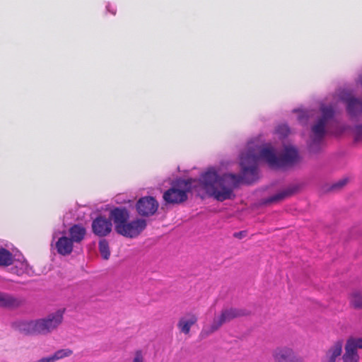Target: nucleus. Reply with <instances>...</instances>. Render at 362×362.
Listing matches in <instances>:
<instances>
[{
    "mask_svg": "<svg viewBox=\"0 0 362 362\" xmlns=\"http://www.w3.org/2000/svg\"><path fill=\"white\" fill-rule=\"evenodd\" d=\"M129 218V213L125 208H115L110 211V220L112 219L115 225V230L117 232V226H123Z\"/></svg>",
    "mask_w": 362,
    "mask_h": 362,
    "instance_id": "f8f14e48",
    "label": "nucleus"
},
{
    "mask_svg": "<svg viewBox=\"0 0 362 362\" xmlns=\"http://www.w3.org/2000/svg\"><path fill=\"white\" fill-rule=\"evenodd\" d=\"M16 255H13L8 250L0 248V266L8 267L13 264Z\"/></svg>",
    "mask_w": 362,
    "mask_h": 362,
    "instance_id": "a211bd4d",
    "label": "nucleus"
},
{
    "mask_svg": "<svg viewBox=\"0 0 362 362\" xmlns=\"http://www.w3.org/2000/svg\"><path fill=\"white\" fill-rule=\"evenodd\" d=\"M21 301L14 296L0 291V307L15 308L20 305Z\"/></svg>",
    "mask_w": 362,
    "mask_h": 362,
    "instance_id": "f3484780",
    "label": "nucleus"
},
{
    "mask_svg": "<svg viewBox=\"0 0 362 362\" xmlns=\"http://www.w3.org/2000/svg\"><path fill=\"white\" fill-rule=\"evenodd\" d=\"M99 251L101 256L105 259H108L110 255L109 245L105 240H101L99 242Z\"/></svg>",
    "mask_w": 362,
    "mask_h": 362,
    "instance_id": "412c9836",
    "label": "nucleus"
},
{
    "mask_svg": "<svg viewBox=\"0 0 362 362\" xmlns=\"http://www.w3.org/2000/svg\"><path fill=\"white\" fill-rule=\"evenodd\" d=\"M146 227V221L142 218H136L130 222H127L123 226H117V233L128 238L138 236Z\"/></svg>",
    "mask_w": 362,
    "mask_h": 362,
    "instance_id": "6e6552de",
    "label": "nucleus"
},
{
    "mask_svg": "<svg viewBox=\"0 0 362 362\" xmlns=\"http://www.w3.org/2000/svg\"><path fill=\"white\" fill-rule=\"evenodd\" d=\"M293 192V187H288L284 189H281L275 194L264 199L262 201V203L264 204H275L278 203L287 197L292 195Z\"/></svg>",
    "mask_w": 362,
    "mask_h": 362,
    "instance_id": "2eb2a0df",
    "label": "nucleus"
},
{
    "mask_svg": "<svg viewBox=\"0 0 362 362\" xmlns=\"http://www.w3.org/2000/svg\"><path fill=\"white\" fill-rule=\"evenodd\" d=\"M349 303L355 309H362V292L354 291L349 296Z\"/></svg>",
    "mask_w": 362,
    "mask_h": 362,
    "instance_id": "6ab92c4d",
    "label": "nucleus"
},
{
    "mask_svg": "<svg viewBox=\"0 0 362 362\" xmlns=\"http://www.w3.org/2000/svg\"><path fill=\"white\" fill-rule=\"evenodd\" d=\"M355 141H362V124L358 125L355 128Z\"/></svg>",
    "mask_w": 362,
    "mask_h": 362,
    "instance_id": "a878e982",
    "label": "nucleus"
},
{
    "mask_svg": "<svg viewBox=\"0 0 362 362\" xmlns=\"http://www.w3.org/2000/svg\"><path fill=\"white\" fill-rule=\"evenodd\" d=\"M159 206L158 201L153 197L140 198L136 203V212L141 216L148 217L156 214Z\"/></svg>",
    "mask_w": 362,
    "mask_h": 362,
    "instance_id": "0eeeda50",
    "label": "nucleus"
},
{
    "mask_svg": "<svg viewBox=\"0 0 362 362\" xmlns=\"http://www.w3.org/2000/svg\"><path fill=\"white\" fill-rule=\"evenodd\" d=\"M346 110L351 117H356L362 114V100L354 97L345 99Z\"/></svg>",
    "mask_w": 362,
    "mask_h": 362,
    "instance_id": "4468645a",
    "label": "nucleus"
},
{
    "mask_svg": "<svg viewBox=\"0 0 362 362\" xmlns=\"http://www.w3.org/2000/svg\"><path fill=\"white\" fill-rule=\"evenodd\" d=\"M73 354V351L69 349H59L52 354L54 361H58L66 357L70 356Z\"/></svg>",
    "mask_w": 362,
    "mask_h": 362,
    "instance_id": "4be33fe9",
    "label": "nucleus"
},
{
    "mask_svg": "<svg viewBox=\"0 0 362 362\" xmlns=\"http://www.w3.org/2000/svg\"><path fill=\"white\" fill-rule=\"evenodd\" d=\"M64 310H57L43 318L18 322V329L26 334L45 335L56 329L62 323Z\"/></svg>",
    "mask_w": 362,
    "mask_h": 362,
    "instance_id": "20e7f679",
    "label": "nucleus"
},
{
    "mask_svg": "<svg viewBox=\"0 0 362 362\" xmlns=\"http://www.w3.org/2000/svg\"><path fill=\"white\" fill-rule=\"evenodd\" d=\"M275 362H293V346H281L275 349L272 354Z\"/></svg>",
    "mask_w": 362,
    "mask_h": 362,
    "instance_id": "9d476101",
    "label": "nucleus"
},
{
    "mask_svg": "<svg viewBox=\"0 0 362 362\" xmlns=\"http://www.w3.org/2000/svg\"><path fill=\"white\" fill-rule=\"evenodd\" d=\"M241 183V177L235 173L219 175V169L215 166L207 168L197 180H176L172 187L163 194V199L168 204H179L187 199V192L209 196L223 202L234 197V190Z\"/></svg>",
    "mask_w": 362,
    "mask_h": 362,
    "instance_id": "f257e3e1",
    "label": "nucleus"
},
{
    "mask_svg": "<svg viewBox=\"0 0 362 362\" xmlns=\"http://www.w3.org/2000/svg\"><path fill=\"white\" fill-rule=\"evenodd\" d=\"M197 322V316L192 312L185 313L179 320L177 327L182 333L189 334L192 326Z\"/></svg>",
    "mask_w": 362,
    "mask_h": 362,
    "instance_id": "9b49d317",
    "label": "nucleus"
},
{
    "mask_svg": "<svg viewBox=\"0 0 362 362\" xmlns=\"http://www.w3.org/2000/svg\"><path fill=\"white\" fill-rule=\"evenodd\" d=\"M105 10L107 13L115 16L117 13V8L115 5L110 2H107L105 5Z\"/></svg>",
    "mask_w": 362,
    "mask_h": 362,
    "instance_id": "bb28decb",
    "label": "nucleus"
},
{
    "mask_svg": "<svg viewBox=\"0 0 362 362\" xmlns=\"http://www.w3.org/2000/svg\"><path fill=\"white\" fill-rule=\"evenodd\" d=\"M235 237L238 238H243V237L245 236V231H241V232H239V233H235L234 234Z\"/></svg>",
    "mask_w": 362,
    "mask_h": 362,
    "instance_id": "c85d7f7f",
    "label": "nucleus"
},
{
    "mask_svg": "<svg viewBox=\"0 0 362 362\" xmlns=\"http://www.w3.org/2000/svg\"><path fill=\"white\" fill-rule=\"evenodd\" d=\"M321 115L319 117L311 127L312 144L310 148L313 149L315 144L320 141L325 135L326 127L329 122L333 119L334 110L332 106H322Z\"/></svg>",
    "mask_w": 362,
    "mask_h": 362,
    "instance_id": "39448f33",
    "label": "nucleus"
},
{
    "mask_svg": "<svg viewBox=\"0 0 362 362\" xmlns=\"http://www.w3.org/2000/svg\"><path fill=\"white\" fill-rule=\"evenodd\" d=\"M112 227L111 220L103 216L97 217L92 223L93 233L100 237L107 235L111 232Z\"/></svg>",
    "mask_w": 362,
    "mask_h": 362,
    "instance_id": "1a4fd4ad",
    "label": "nucleus"
},
{
    "mask_svg": "<svg viewBox=\"0 0 362 362\" xmlns=\"http://www.w3.org/2000/svg\"><path fill=\"white\" fill-rule=\"evenodd\" d=\"M295 158H296V164L297 163L298 160V153H297V151L296 150V156H295Z\"/></svg>",
    "mask_w": 362,
    "mask_h": 362,
    "instance_id": "c756f323",
    "label": "nucleus"
},
{
    "mask_svg": "<svg viewBox=\"0 0 362 362\" xmlns=\"http://www.w3.org/2000/svg\"><path fill=\"white\" fill-rule=\"evenodd\" d=\"M86 235V230L83 226L74 224L67 230L54 231L52 246L59 255L66 256L72 252L74 244L81 243Z\"/></svg>",
    "mask_w": 362,
    "mask_h": 362,
    "instance_id": "7ed1b4c3",
    "label": "nucleus"
},
{
    "mask_svg": "<svg viewBox=\"0 0 362 362\" xmlns=\"http://www.w3.org/2000/svg\"><path fill=\"white\" fill-rule=\"evenodd\" d=\"M347 346H350L352 349L357 351L358 349H362V338H351L346 342Z\"/></svg>",
    "mask_w": 362,
    "mask_h": 362,
    "instance_id": "5701e85b",
    "label": "nucleus"
},
{
    "mask_svg": "<svg viewBox=\"0 0 362 362\" xmlns=\"http://www.w3.org/2000/svg\"><path fill=\"white\" fill-rule=\"evenodd\" d=\"M13 264L14 266L11 268V272L18 276L24 274H30L33 272L28 262L21 255L16 256Z\"/></svg>",
    "mask_w": 362,
    "mask_h": 362,
    "instance_id": "ddd939ff",
    "label": "nucleus"
},
{
    "mask_svg": "<svg viewBox=\"0 0 362 362\" xmlns=\"http://www.w3.org/2000/svg\"><path fill=\"white\" fill-rule=\"evenodd\" d=\"M37 362H54L52 355L42 358L38 360Z\"/></svg>",
    "mask_w": 362,
    "mask_h": 362,
    "instance_id": "cd10ccee",
    "label": "nucleus"
},
{
    "mask_svg": "<svg viewBox=\"0 0 362 362\" xmlns=\"http://www.w3.org/2000/svg\"><path fill=\"white\" fill-rule=\"evenodd\" d=\"M131 362H145L144 356L142 351H137L134 354Z\"/></svg>",
    "mask_w": 362,
    "mask_h": 362,
    "instance_id": "393cba45",
    "label": "nucleus"
},
{
    "mask_svg": "<svg viewBox=\"0 0 362 362\" xmlns=\"http://www.w3.org/2000/svg\"><path fill=\"white\" fill-rule=\"evenodd\" d=\"M346 183H347L346 179L340 180L336 182L335 183L332 184V186L330 187L329 189L331 191L339 190L343 187H344L346 185Z\"/></svg>",
    "mask_w": 362,
    "mask_h": 362,
    "instance_id": "b1692460",
    "label": "nucleus"
},
{
    "mask_svg": "<svg viewBox=\"0 0 362 362\" xmlns=\"http://www.w3.org/2000/svg\"><path fill=\"white\" fill-rule=\"evenodd\" d=\"M243 315V312L236 308H224L219 315L215 316L212 323L209 326L207 325L203 328L202 333V334L209 335L218 329L223 324Z\"/></svg>",
    "mask_w": 362,
    "mask_h": 362,
    "instance_id": "423d86ee",
    "label": "nucleus"
},
{
    "mask_svg": "<svg viewBox=\"0 0 362 362\" xmlns=\"http://www.w3.org/2000/svg\"><path fill=\"white\" fill-rule=\"evenodd\" d=\"M359 356L357 351L351 348L350 346H345V354L343 356L344 362H358Z\"/></svg>",
    "mask_w": 362,
    "mask_h": 362,
    "instance_id": "aec40b11",
    "label": "nucleus"
},
{
    "mask_svg": "<svg viewBox=\"0 0 362 362\" xmlns=\"http://www.w3.org/2000/svg\"><path fill=\"white\" fill-rule=\"evenodd\" d=\"M289 134L286 124L279 125L275 134L281 140L284 149L279 153L277 148L271 143L263 144L260 136L250 139L239 155L241 182L255 181L258 177L259 162L262 160L274 168H283L294 160V147L285 145V139Z\"/></svg>",
    "mask_w": 362,
    "mask_h": 362,
    "instance_id": "f03ea898",
    "label": "nucleus"
},
{
    "mask_svg": "<svg viewBox=\"0 0 362 362\" xmlns=\"http://www.w3.org/2000/svg\"><path fill=\"white\" fill-rule=\"evenodd\" d=\"M342 342L338 341L327 351L324 362H335L336 358L341 354Z\"/></svg>",
    "mask_w": 362,
    "mask_h": 362,
    "instance_id": "dca6fc26",
    "label": "nucleus"
}]
</instances>
